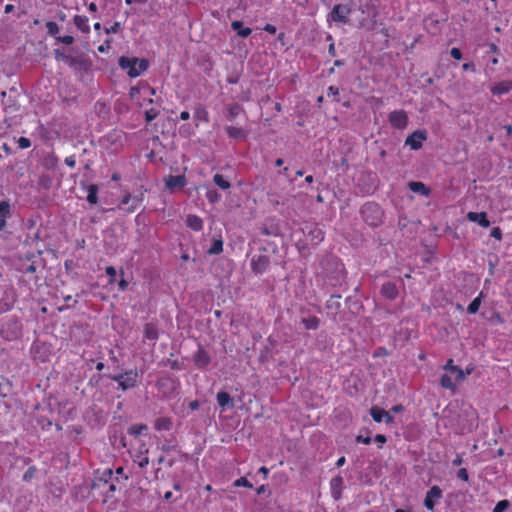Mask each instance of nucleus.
Instances as JSON below:
<instances>
[{
  "instance_id": "nucleus-1",
  "label": "nucleus",
  "mask_w": 512,
  "mask_h": 512,
  "mask_svg": "<svg viewBox=\"0 0 512 512\" xmlns=\"http://www.w3.org/2000/svg\"><path fill=\"white\" fill-rule=\"evenodd\" d=\"M352 13V0H342V3L335 4L327 15L329 23L346 24L349 22V15Z\"/></svg>"
},
{
  "instance_id": "nucleus-2",
  "label": "nucleus",
  "mask_w": 512,
  "mask_h": 512,
  "mask_svg": "<svg viewBox=\"0 0 512 512\" xmlns=\"http://www.w3.org/2000/svg\"><path fill=\"white\" fill-rule=\"evenodd\" d=\"M119 66L127 71V74L131 78L140 76L148 68V62L145 59H139L136 57H125L122 56L119 59Z\"/></svg>"
},
{
  "instance_id": "nucleus-3",
  "label": "nucleus",
  "mask_w": 512,
  "mask_h": 512,
  "mask_svg": "<svg viewBox=\"0 0 512 512\" xmlns=\"http://www.w3.org/2000/svg\"><path fill=\"white\" fill-rule=\"evenodd\" d=\"M363 219L371 226H377L381 222L382 211L377 204L367 203L362 206Z\"/></svg>"
},
{
  "instance_id": "nucleus-4",
  "label": "nucleus",
  "mask_w": 512,
  "mask_h": 512,
  "mask_svg": "<svg viewBox=\"0 0 512 512\" xmlns=\"http://www.w3.org/2000/svg\"><path fill=\"white\" fill-rule=\"evenodd\" d=\"M112 379L118 382L122 390H127L137 385L139 374L137 370H129L123 374L113 376Z\"/></svg>"
},
{
  "instance_id": "nucleus-5",
  "label": "nucleus",
  "mask_w": 512,
  "mask_h": 512,
  "mask_svg": "<svg viewBox=\"0 0 512 512\" xmlns=\"http://www.w3.org/2000/svg\"><path fill=\"white\" fill-rule=\"evenodd\" d=\"M427 139V132L425 130H417L409 135L405 144L412 150H418L422 147V143Z\"/></svg>"
},
{
  "instance_id": "nucleus-6",
  "label": "nucleus",
  "mask_w": 512,
  "mask_h": 512,
  "mask_svg": "<svg viewBox=\"0 0 512 512\" xmlns=\"http://www.w3.org/2000/svg\"><path fill=\"white\" fill-rule=\"evenodd\" d=\"M391 126L397 129H404L408 124V116L404 110H395L389 114Z\"/></svg>"
},
{
  "instance_id": "nucleus-7",
  "label": "nucleus",
  "mask_w": 512,
  "mask_h": 512,
  "mask_svg": "<svg viewBox=\"0 0 512 512\" xmlns=\"http://www.w3.org/2000/svg\"><path fill=\"white\" fill-rule=\"evenodd\" d=\"M442 497V490L438 486H433L426 493V497L424 500L425 507L433 511L436 502Z\"/></svg>"
},
{
  "instance_id": "nucleus-8",
  "label": "nucleus",
  "mask_w": 512,
  "mask_h": 512,
  "mask_svg": "<svg viewBox=\"0 0 512 512\" xmlns=\"http://www.w3.org/2000/svg\"><path fill=\"white\" fill-rule=\"evenodd\" d=\"M142 194L140 195H134L131 194H125L121 200V205L125 207V210L129 213L134 212L140 203L142 202Z\"/></svg>"
},
{
  "instance_id": "nucleus-9",
  "label": "nucleus",
  "mask_w": 512,
  "mask_h": 512,
  "mask_svg": "<svg viewBox=\"0 0 512 512\" xmlns=\"http://www.w3.org/2000/svg\"><path fill=\"white\" fill-rule=\"evenodd\" d=\"M269 266V259L267 256L265 255H258V256H254L252 259H251V267H252V270L257 273V274H261L263 273L264 271H266V269L268 268Z\"/></svg>"
},
{
  "instance_id": "nucleus-10",
  "label": "nucleus",
  "mask_w": 512,
  "mask_h": 512,
  "mask_svg": "<svg viewBox=\"0 0 512 512\" xmlns=\"http://www.w3.org/2000/svg\"><path fill=\"white\" fill-rule=\"evenodd\" d=\"M464 379H455V374H451L450 372H445L440 379V385L452 391H455L457 388V384L462 382Z\"/></svg>"
},
{
  "instance_id": "nucleus-11",
  "label": "nucleus",
  "mask_w": 512,
  "mask_h": 512,
  "mask_svg": "<svg viewBox=\"0 0 512 512\" xmlns=\"http://www.w3.org/2000/svg\"><path fill=\"white\" fill-rule=\"evenodd\" d=\"M165 185L170 190L182 188L186 185V178L183 175H170L167 178H165Z\"/></svg>"
},
{
  "instance_id": "nucleus-12",
  "label": "nucleus",
  "mask_w": 512,
  "mask_h": 512,
  "mask_svg": "<svg viewBox=\"0 0 512 512\" xmlns=\"http://www.w3.org/2000/svg\"><path fill=\"white\" fill-rule=\"evenodd\" d=\"M467 219L471 222L478 223L481 227L487 228L490 226V222L487 219V214L485 212H469L467 214Z\"/></svg>"
},
{
  "instance_id": "nucleus-13",
  "label": "nucleus",
  "mask_w": 512,
  "mask_h": 512,
  "mask_svg": "<svg viewBox=\"0 0 512 512\" xmlns=\"http://www.w3.org/2000/svg\"><path fill=\"white\" fill-rule=\"evenodd\" d=\"M11 214V207L8 201L0 202V230L6 225V220Z\"/></svg>"
},
{
  "instance_id": "nucleus-14",
  "label": "nucleus",
  "mask_w": 512,
  "mask_h": 512,
  "mask_svg": "<svg viewBox=\"0 0 512 512\" xmlns=\"http://www.w3.org/2000/svg\"><path fill=\"white\" fill-rule=\"evenodd\" d=\"M443 369L446 372H450L451 374H455V379H465L464 371L458 366L453 364V360L449 359L446 364L443 366Z\"/></svg>"
},
{
  "instance_id": "nucleus-15",
  "label": "nucleus",
  "mask_w": 512,
  "mask_h": 512,
  "mask_svg": "<svg viewBox=\"0 0 512 512\" xmlns=\"http://www.w3.org/2000/svg\"><path fill=\"white\" fill-rule=\"evenodd\" d=\"M217 402L223 410H225L227 407L231 408L234 405L233 399L231 398V396L227 392H224V391L218 392Z\"/></svg>"
},
{
  "instance_id": "nucleus-16",
  "label": "nucleus",
  "mask_w": 512,
  "mask_h": 512,
  "mask_svg": "<svg viewBox=\"0 0 512 512\" xmlns=\"http://www.w3.org/2000/svg\"><path fill=\"white\" fill-rule=\"evenodd\" d=\"M381 293L388 299H394L398 294V290L394 283L387 282L382 286Z\"/></svg>"
},
{
  "instance_id": "nucleus-17",
  "label": "nucleus",
  "mask_w": 512,
  "mask_h": 512,
  "mask_svg": "<svg viewBox=\"0 0 512 512\" xmlns=\"http://www.w3.org/2000/svg\"><path fill=\"white\" fill-rule=\"evenodd\" d=\"M186 224L189 228L195 231H200L203 228L202 219L196 215H188L186 219Z\"/></svg>"
},
{
  "instance_id": "nucleus-18",
  "label": "nucleus",
  "mask_w": 512,
  "mask_h": 512,
  "mask_svg": "<svg viewBox=\"0 0 512 512\" xmlns=\"http://www.w3.org/2000/svg\"><path fill=\"white\" fill-rule=\"evenodd\" d=\"M88 17L84 15H75L74 24L81 32H89Z\"/></svg>"
},
{
  "instance_id": "nucleus-19",
  "label": "nucleus",
  "mask_w": 512,
  "mask_h": 512,
  "mask_svg": "<svg viewBox=\"0 0 512 512\" xmlns=\"http://www.w3.org/2000/svg\"><path fill=\"white\" fill-rule=\"evenodd\" d=\"M225 131L233 139H244L246 137V132L240 127L226 126Z\"/></svg>"
},
{
  "instance_id": "nucleus-20",
  "label": "nucleus",
  "mask_w": 512,
  "mask_h": 512,
  "mask_svg": "<svg viewBox=\"0 0 512 512\" xmlns=\"http://www.w3.org/2000/svg\"><path fill=\"white\" fill-rule=\"evenodd\" d=\"M144 335L146 339L156 341L159 337V332L154 324L148 323L144 327Z\"/></svg>"
},
{
  "instance_id": "nucleus-21",
  "label": "nucleus",
  "mask_w": 512,
  "mask_h": 512,
  "mask_svg": "<svg viewBox=\"0 0 512 512\" xmlns=\"http://www.w3.org/2000/svg\"><path fill=\"white\" fill-rule=\"evenodd\" d=\"M512 89V82L506 81L494 85L491 92L495 95H501L509 92Z\"/></svg>"
},
{
  "instance_id": "nucleus-22",
  "label": "nucleus",
  "mask_w": 512,
  "mask_h": 512,
  "mask_svg": "<svg viewBox=\"0 0 512 512\" xmlns=\"http://www.w3.org/2000/svg\"><path fill=\"white\" fill-rule=\"evenodd\" d=\"M154 427L156 430H170L172 427V420L168 417H161L155 420Z\"/></svg>"
},
{
  "instance_id": "nucleus-23",
  "label": "nucleus",
  "mask_w": 512,
  "mask_h": 512,
  "mask_svg": "<svg viewBox=\"0 0 512 512\" xmlns=\"http://www.w3.org/2000/svg\"><path fill=\"white\" fill-rule=\"evenodd\" d=\"M243 112L242 107L239 104H229L227 106V118L233 121L238 115Z\"/></svg>"
},
{
  "instance_id": "nucleus-24",
  "label": "nucleus",
  "mask_w": 512,
  "mask_h": 512,
  "mask_svg": "<svg viewBox=\"0 0 512 512\" xmlns=\"http://www.w3.org/2000/svg\"><path fill=\"white\" fill-rule=\"evenodd\" d=\"M408 187L411 191L415 193H420L425 196L429 194V189L422 182H409Z\"/></svg>"
},
{
  "instance_id": "nucleus-25",
  "label": "nucleus",
  "mask_w": 512,
  "mask_h": 512,
  "mask_svg": "<svg viewBox=\"0 0 512 512\" xmlns=\"http://www.w3.org/2000/svg\"><path fill=\"white\" fill-rule=\"evenodd\" d=\"M148 450L140 451L138 454L134 457V462L137 463V465L140 468H145L149 464V458L146 455Z\"/></svg>"
},
{
  "instance_id": "nucleus-26",
  "label": "nucleus",
  "mask_w": 512,
  "mask_h": 512,
  "mask_svg": "<svg viewBox=\"0 0 512 512\" xmlns=\"http://www.w3.org/2000/svg\"><path fill=\"white\" fill-rule=\"evenodd\" d=\"M195 362L199 366H206L210 362V357L204 350L199 349L195 354Z\"/></svg>"
},
{
  "instance_id": "nucleus-27",
  "label": "nucleus",
  "mask_w": 512,
  "mask_h": 512,
  "mask_svg": "<svg viewBox=\"0 0 512 512\" xmlns=\"http://www.w3.org/2000/svg\"><path fill=\"white\" fill-rule=\"evenodd\" d=\"M343 485V479L342 477H334L331 480V488H332V494L337 499L340 495V489Z\"/></svg>"
},
{
  "instance_id": "nucleus-28",
  "label": "nucleus",
  "mask_w": 512,
  "mask_h": 512,
  "mask_svg": "<svg viewBox=\"0 0 512 512\" xmlns=\"http://www.w3.org/2000/svg\"><path fill=\"white\" fill-rule=\"evenodd\" d=\"M370 414L375 422L380 423L386 416V411L378 407H372L370 410Z\"/></svg>"
},
{
  "instance_id": "nucleus-29",
  "label": "nucleus",
  "mask_w": 512,
  "mask_h": 512,
  "mask_svg": "<svg viewBox=\"0 0 512 512\" xmlns=\"http://www.w3.org/2000/svg\"><path fill=\"white\" fill-rule=\"evenodd\" d=\"M213 181L222 190H227L231 186L230 182L224 179V177L221 174H215L213 177Z\"/></svg>"
},
{
  "instance_id": "nucleus-30",
  "label": "nucleus",
  "mask_w": 512,
  "mask_h": 512,
  "mask_svg": "<svg viewBox=\"0 0 512 512\" xmlns=\"http://www.w3.org/2000/svg\"><path fill=\"white\" fill-rule=\"evenodd\" d=\"M319 319L317 317H309L302 320V324L306 329L315 330L319 327Z\"/></svg>"
},
{
  "instance_id": "nucleus-31",
  "label": "nucleus",
  "mask_w": 512,
  "mask_h": 512,
  "mask_svg": "<svg viewBox=\"0 0 512 512\" xmlns=\"http://www.w3.org/2000/svg\"><path fill=\"white\" fill-rule=\"evenodd\" d=\"M98 187L94 184L88 187L87 201L91 204H96L98 201L97 197Z\"/></svg>"
},
{
  "instance_id": "nucleus-32",
  "label": "nucleus",
  "mask_w": 512,
  "mask_h": 512,
  "mask_svg": "<svg viewBox=\"0 0 512 512\" xmlns=\"http://www.w3.org/2000/svg\"><path fill=\"white\" fill-rule=\"evenodd\" d=\"M482 297H483V292H481L479 294L478 297H476L468 306L467 310L470 314H475L478 310H479V307L481 305V301H482Z\"/></svg>"
},
{
  "instance_id": "nucleus-33",
  "label": "nucleus",
  "mask_w": 512,
  "mask_h": 512,
  "mask_svg": "<svg viewBox=\"0 0 512 512\" xmlns=\"http://www.w3.org/2000/svg\"><path fill=\"white\" fill-rule=\"evenodd\" d=\"M113 471L110 468L103 470L101 476L98 478V482H103L105 485L112 482ZM100 487V484H97Z\"/></svg>"
},
{
  "instance_id": "nucleus-34",
  "label": "nucleus",
  "mask_w": 512,
  "mask_h": 512,
  "mask_svg": "<svg viewBox=\"0 0 512 512\" xmlns=\"http://www.w3.org/2000/svg\"><path fill=\"white\" fill-rule=\"evenodd\" d=\"M145 430H147V426L145 424H136V425L131 426L128 429V433L130 435L137 437V436L141 435L142 432Z\"/></svg>"
},
{
  "instance_id": "nucleus-35",
  "label": "nucleus",
  "mask_w": 512,
  "mask_h": 512,
  "mask_svg": "<svg viewBox=\"0 0 512 512\" xmlns=\"http://www.w3.org/2000/svg\"><path fill=\"white\" fill-rule=\"evenodd\" d=\"M223 250V242L222 240H214L212 246L209 248L208 253L209 254H219Z\"/></svg>"
},
{
  "instance_id": "nucleus-36",
  "label": "nucleus",
  "mask_w": 512,
  "mask_h": 512,
  "mask_svg": "<svg viewBox=\"0 0 512 512\" xmlns=\"http://www.w3.org/2000/svg\"><path fill=\"white\" fill-rule=\"evenodd\" d=\"M179 134L184 138H189L194 134V129L189 124H184L179 127Z\"/></svg>"
},
{
  "instance_id": "nucleus-37",
  "label": "nucleus",
  "mask_w": 512,
  "mask_h": 512,
  "mask_svg": "<svg viewBox=\"0 0 512 512\" xmlns=\"http://www.w3.org/2000/svg\"><path fill=\"white\" fill-rule=\"evenodd\" d=\"M231 26L235 32H253L251 28L243 27V22L241 21H233Z\"/></svg>"
},
{
  "instance_id": "nucleus-38",
  "label": "nucleus",
  "mask_w": 512,
  "mask_h": 512,
  "mask_svg": "<svg viewBox=\"0 0 512 512\" xmlns=\"http://www.w3.org/2000/svg\"><path fill=\"white\" fill-rule=\"evenodd\" d=\"M509 506L510 503L508 500H501L496 504L492 512H504L509 508Z\"/></svg>"
},
{
  "instance_id": "nucleus-39",
  "label": "nucleus",
  "mask_w": 512,
  "mask_h": 512,
  "mask_svg": "<svg viewBox=\"0 0 512 512\" xmlns=\"http://www.w3.org/2000/svg\"><path fill=\"white\" fill-rule=\"evenodd\" d=\"M206 197L211 203H215L220 200V194L216 190H209L206 193Z\"/></svg>"
},
{
  "instance_id": "nucleus-40",
  "label": "nucleus",
  "mask_w": 512,
  "mask_h": 512,
  "mask_svg": "<svg viewBox=\"0 0 512 512\" xmlns=\"http://www.w3.org/2000/svg\"><path fill=\"white\" fill-rule=\"evenodd\" d=\"M194 119L196 121L204 120L207 121V111L204 109H197L194 114Z\"/></svg>"
},
{
  "instance_id": "nucleus-41",
  "label": "nucleus",
  "mask_w": 512,
  "mask_h": 512,
  "mask_svg": "<svg viewBox=\"0 0 512 512\" xmlns=\"http://www.w3.org/2000/svg\"><path fill=\"white\" fill-rule=\"evenodd\" d=\"M489 321L494 324V325H498V324H503L504 322V319L503 317L501 316L500 313H493L492 316L489 318Z\"/></svg>"
},
{
  "instance_id": "nucleus-42",
  "label": "nucleus",
  "mask_w": 512,
  "mask_h": 512,
  "mask_svg": "<svg viewBox=\"0 0 512 512\" xmlns=\"http://www.w3.org/2000/svg\"><path fill=\"white\" fill-rule=\"evenodd\" d=\"M19 148L27 149L31 146V141L26 137H20L17 141Z\"/></svg>"
},
{
  "instance_id": "nucleus-43",
  "label": "nucleus",
  "mask_w": 512,
  "mask_h": 512,
  "mask_svg": "<svg viewBox=\"0 0 512 512\" xmlns=\"http://www.w3.org/2000/svg\"><path fill=\"white\" fill-rule=\"evenodd\" d=\"M234 485L236 487L243 486V487H247V488H252V484L246 478H244V477H241V478L237 479L234 482Z\"/></svg>"
},
{
  "instance_id": "nucleus-44",
  "label": "nucleus",
  "mask_w": 512,
  "mask_h": 512,
  "mask_svg": "<svg viewBox=\"0 0 512 512\" xmlns=\"http://www.w3.org/2000/svg\"><path fill=\"white\" fill-rule=\"evenodd\" d=\"M47 32H59V28L56 22L48 21L46 22Z\"/></svg>"
},
{
  "instance_id": "nucleus-45",
  "label": "nucleus",
  "mask_w": 512,
  "mask_h": 512,
  "mask_svg": "<svg viewBox=\"0 0 512 512\" xmlns=\"http://www.w3.org/2000/svg\"><path fill=\"white\" fill-rule=\"evenodd\" d=\"M105 271H106V274L111 277L110 283L114 282L115 277H116V269L113 266H108V267H106Z\"/></svg>"
},
{
  "instance_id": "nucleus-46",
  "label": "nucleus",
  "mask_w": 512,
  "mask_h": 512,
  "mask_svg": "<svg viewBox=\"0 0 512 512\" xmlns=\"http://www.w3.org/2000/svg\"><path fill=\"white\" fill-rule=\"evenodd\" d=\"M491 237L497 239V240H501L502 239V232H501V229L499 227H494L492 230H491V233H490Z\"/></svg>"
},
{
  "instance_id": "nucleus-47",
  "label": "nucleus",
  "mask_w": 512,
  "mask_h": 512,
  "mask_svg": "<svg viewBox=\"0 0 512 512\" xmlns=\"http://www.w3.org/2000/svg\"><path fill=\"white\" fill-rule=\"evenodd\" d=\"M457 477L463 481H468L469 476L467 470L465 468L459 469L457 472Z\"/></svg>"
},
{
  "instance_id": "nucleus-48",
  "label": "nucleus",
  "mask_w": 512,
  "mask_h": 512,
  "mask_svg": "<svg viewBox=\"0 0 512 512\" xmlns=\"http://www.w3.org/2000/svg\"><path fill=\"white\" fill-rule=\"evenodd\" d=\"M58 40L66 45H70L74 41L73 37L69 34H66L62 37H58Z\"/></svg>"
},
{
  "instance_id": "nucleus-49",
  "label": "nucleus",
  "mask_w": 512,
  "mask_h": 512,
  "mask_svg": "<svg viewBox=\"0 0 512 512\" xmlns=\"http://www.w3.org/2000/svg\"><path fill=\"white\" fill-rule=\"evenodd\" d=\"M147 122H151L157 117V112L154 109L148 110L145 113Z\"/></svg>"
},
{
  "instance_id": "nucleus-50",
  "label": "nucleus",
  "mask_w": 512,
  "mask_h": 512,
  "mask_svg": "<svg viewBox=\"0 0 512 512\" xmlns=\"http://www.w3.org/2000/svg\"><path fill=\"white\" fill-rule=\"evenodd\" d=\"M450 54L456 60H460L462 58V53L458 48H452Z\"/></svg>"
},
{
  "instance_id": "nucleus-51",
  "label": "nucleus",
  "mask_w": 512,
  "mask_h": 512,
  "mask_svg": "<svg viewBox=\"0 0 512 512\" xmlns=\"http://www.w3.org/2000/svg\"><path fill=\"white\" fill-rule=\"evenodd\" d=\"M312 234L314 235V238L318 240V242L322 241L324 239V234L321 229H315Z\"/></svg>"
},
{
  "instance_id": "nucleus-52",
  "label": "nucleus",
  "mask_w": 512,
  "mask_h": 512,
  "mask_svg": "<svg viewBox=\"0 0 512 512\" xmlns=\"http://www.w3.org/2000/svg\"><path fill=\"white\" fill-rule=\"evenodd\" d=\"M339 94V90L337 87H334V86H330L328 88V92H327V95L328 96H334L336 97L337 95Z\"/></svg>"
},
{
  "instance_id": "nucleus-53",
  "label": "nucleus",
  "mask_w": 512,
  "mask_h": 512,
  "mask_svg": "<svg viewBox=\"0 0 512 512\" xmlns=\"http://www.w3.org/2000/svg\"><path fill=\"white\" fill-rule=\"evenodd\" d=\"M357 442H361L363 444H370L371 443V438L370 437H362V436H358L357 437Z\"/></svg>"
},
{
  "instance_id": "nucleus-54",
  "label": "nucleus",
  "mask_w": 512,
  "mask_h": 512,
  "mask_svg": "<svg viewBox=\"0 0 512 512\" xmlns=\"http://www.w3.org/2000/svg\"><path fill=\"white\" fill-rule=\"evenodd\" d=\"M55 53H56V58L57 59H63L66 62L70 61L69 57L65 56L63 53H60L59 50H55Z\"/></svg>"
},
{
  "instance_id": "nucleus-55",
  "label": "nucleus",
  "mask_w": 512,
  "mask_h": 512,
  "mask_svg": "<svg viewBox=\"0 0 512 512\" xmlns=\"http://www.w3.org/2000/svg\"><path fill=\"white\" fill-rule=\"evenodd\" d=\"M375 440L378 443L383 444V443L386 442V437L384 435H382V434H378V435H376Z\"/></svg>"
},
{
  "instance_id": "nucleus-56",
  "label": "nucleus",
  "mask_w": 512,
  "mask_h": 512,
  "mask_svg": "<svg viewBox=\"0 0 512 512\" xmlns=\"http://www.w3.org/2000/svg\"><path fill=\"white\" fill-rule=\"evenodd\" d=\"M190 118V113L188 111H183L180 114V119L186 121Z\"/></svg>"
},
{
  "instance_id": "nucleus-57",
  "label": "nucleus",
  "mask_w": 512,
  "mask_h": 512,
  "mask_svg": "<svg viewBox=\"0 0 512 512\" xmlns=\"http://www.w3.org/2000/svg\"><path fill=\"white\" fill-rule=\"evenodd\" d=\"M128 287V282L124 279H122L120 282H119V288L120 290L124 291L126 290V288Z\"/></svg>"
},
{
  "instance_id": "nucleus-58",
  "label": "nucleus",
  "mask_w": 512,
  "mask_h": 512,
  "mask_svg": "<svg viewBox=\"0 0 512 512\" xmlns=\"http://www.w3.org/2000/svg\"><path fill=\"white\" fill-rule=\"evenodd\" d=\"M65 163L69 166V167H74L75 166V160L72 158V157H68L65 159Z\"/></svg>"
},
{
  "instance_id": "nucleus-59",
  "label": "nucleus",
  "mask_w": 512,
  "mask_h": 512,
  "mask_svg": "<svg viewBox=\"0 0 512 512\" xmlns=\"http://www.w3.org/2000/svg\"><path fill=\"white\" fill-rule=\"evenodd\" d=\"M189 407L192 409V410H196L198 407H199V402L197 400H194V401H191L189 403Z\"/></svg>"
},
{
  "instance_id": "nucleus-60",
  "label": "nucleus",
  "mask_w": 512,
  "mask_h": 512,
  "mask_svg": "<svg viewBox=\"0 0 512 512\" xmlns=\"http://www.w3.org/2000/svg\"><path fill=\"white\" fill-rule=\"evenodd\" d=\"M265 32H276V28L273 25L267 24L264 28Z\"/></svg>"
},
{
  "instance_id": "nucleus-61",
  "label": "nucleus",
  "mask_w": 512,
  "mask_h": 512,
  "mask_svg": "<svg viewBox=\"0 0 512 512\" xmlns=\"http://www.w3.org/2000/svg\"><path fill=\"white\" fill-rule=\"evenodd\" d=\"M462 68L463 70H474V65L472 63H464Z\"/></svg>"
},
{
  "instance_id": "nucleus-62",
  "label": "nucleus",
  "mask_w": 512,
  "mask_h": 512,
  "mask_svg": "<svg viewBox=\"0 0 512 512\" xmlns=\"http://www.w3.org/2000/svg\"><path fill=\"white\" fill-rule=\"evenodd\" d=\"M345 462H346L345 457H340V458L337 460L336 465H337V467H341V466H343V465H344V463H345Z\"/></svg>"
},
{
  "instance_id": "nucleus-63",
  "label": "nucleus",
  "mask_w": 512,
  "mask_h": 512,
  "mask_svg": "<svg viewBox=\"0 0 512 512\" xmlns=\"http://www.w3.org/2000/svg\"><path fill=\"white\" fill-rule=\"evenodd\" d=\"M88 8L93 13L97 12V5L93 2L89 4Z\"/></svg>"
},
{
  "instance_id": "nucleus-64",
  "label": "nucleus",
  "mask_w": 512,
  "mask_h": 512,
  "mask_svg": "<svg viewBox=\"0 0 512 512\" xmlns=\"http://www.w3.org/2000/svg\"><path fill=\"white\" fill-rule=\"evenodd\" d=\"M13 10H14V5L8 4L5 6V13L8 14V13L12 12Z\"/></svg>"
}]
</instances>
